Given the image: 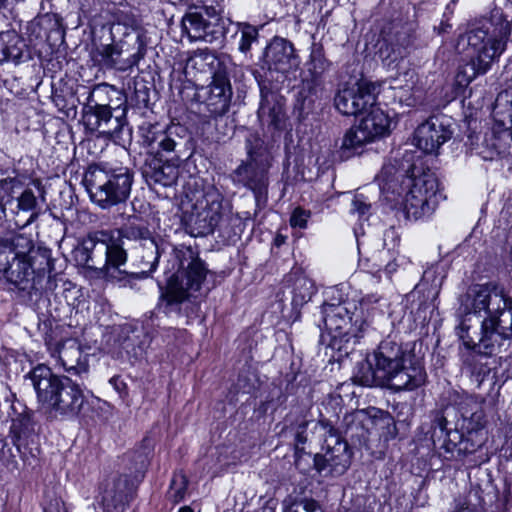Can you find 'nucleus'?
<instances>
[{
  "label": "nucleus",
  "mask_w": 512,
  "mask_h": 512,
  "mask_svg": "<svg viewBox=\"0 0 512 512\" xmlns=\"http://www.w3.org/2000/svg\"><path fill=\"white\" fill-rule=\"evenodd\" d=\"M455 332L470 350L464 366L477 377L485 376L490 369L481 356L497 354L512 339V299L493 284L470 287L460 298Z\"/></svg>",
  "instance_id": "nucleus-1"
},
{
  "label": "nucleus",
  "mask_w": 512,
  "mask_h": 512,
  "mask_svg": "<svg viewBox=\"0 0 512 512\" xmlns=\"http://www.w3.org/2000/svg\"><path fill=\"white\" fill-rule=\"evenodd\" d=\"M53 269L51 250L36 247L31 237L15 234L0 240V277L15 289L27 293L53 291Z\"/></svg>",
  "instance_id": "nucleus-2"
},
{
  "label": "nucleus",
  "mask_w": 512,
  "mask_h": 512,
  "mask_svg": "<svg viewBox=\"0 0 512 512\" xmlns=\"http://www.w3.org/2000/svg\"><path fill=\"white\" fill-rule=\"evenodd\" d=\"M376 379L395 391H412L426 381L424 367L412 361L395 343L385 342L379 349L358 364L354 384L372 386Z\"/></svg>",
  "instance_id": "nucleus-3"
},
{
  "label": "nucleus",
  "mask_w": 512,
  "mask_h": 512,
  "mask_svg": "<svg viewBox=\"0 0 512 512\" xmlns=\"http://www.w3.org/2000/svg\"><path fill=\"white\" fill-rule=\"evenodd\" d=\"M512 24L501 8H494L489 18H484L460 36L458 46L467 44L471 50V73L461 68L456 81L460 86H467L478 75L487 73L494 61L506 50L511 35Z\"/></svg>",
  "instance_id": "nucleus-4"
},
{
  "label": "nucleus",
  "mask_w": 512,
  "mask_h": 512,
  "mask_svg": "<svg viewBox=\"0 0 512 512\" xmlns=\"http://www.w3.org/2000/svg\"><path fill=\"white\" fill-rule=\"evenodd\" d=\"M38 402L51 417L74 419L81 412L85 395L79 383L68 376H59L44 364L34 367L27 375Z\"/></svg>",
  "instance_id": "nucleus-5"
},
{
  "label": "nucleus",
  "mask_w": 512,
  "mask_h": 512,
  "mask_svg": "<svg viewBox=\"0 0 512 512\" xmlns=\"http://www.w3.org/2000/svg\"><path fill=\"white\" fill-rule=\"evenodd\" d=\"M175 257L178 270L168 280L158 303V308L166 315L179 312L183 302L196 297L195 293L200 290L208 272L205 263L191 247L177 249Z\"/></svg>",
  "instance_id": "nucleus-6"
},
{
  "label": "nucleus",
  "mask_w": 512,
  "mask_h": 512,
  "mask_svg": "<svg viewBox=\"0 0 512 512\" xmlns=\"http://www.w3.org/2000/svg\"><path fill=\"white\" fill-rule=\"evenodd\" d=\"M307 428H310V440L321 444L324 452L323 454H315V469L322 473L330 467L331 474L340 475L344 473L350 466L351 459L348 442L327 421L311 420L304 421L297 427L295 435L297 449L309 440Z\"/></svg>",
  "instance_id": "nucleus-7"
},
{
  "label": "nucleus",
  "mask_w": 512,
  "mask_h": 512,
  "mask_svg": "<svg viewBox=\"0 0 512 512\" xmlns=\"http://www.w3.org/2000/svg\"><path fill=\"white\" fill-rule=\"evenodd\" d=\"M380 85L371 81L361 80L354 92V117L361 116L354 129V155H360L358 147L371 143L389 132L388 115L376 106V98Z\"/></svg>",
  "instance_id": "nucleus-8"
},
{
  "label": "nucleus",
  "mask_w": 512,
  "mask_h": 512,
  "mask_svg": "<svg viewBox=\"0 0 512 512\" xmlns=\"http://www.w3.org/2000/svg\"><path fill=\"white\" fill-rule=\"evenodd\" d=\"M83 182L91 200L105 209L129 198L133 174L127 167L108 168L95 165L89 167Z\"/></svg>",
  "instance_id": "nucleus-9"
},
{
  "label": "nucleus",
  "mask_w": 512,
  "mask_h": 512,
  "mask_svg": "<svg viewBox=\"0 0 512 512\" xmlns=\"http://www.w3.org/2000/svg\"><path fill=\"white\" fill-rule=\"evenodd\" d=\"M248 158L243 161L230 175L235 185L251 190L258 200L267 194L268 170L271 166V155L264 141L257 135H250L246 140Z\"/></svg>",
  "instance_id": "nucleus-10"
},
{
  "label": "nucleus",
  "mask_w": 512,
  "mask_h": 512,
  "mask_svg": "<svg viewBox=\"0 0 512 512\" xmlns=\"http://www.w3.org/2000/svg\"><path fill=\"white\" fill-rule=\"evenodd\" d=\"M403 184L408 188L402 199L406 217L418 220L431 215L442 198L435 174L429 171L419 175L413 173Z\"/></svg>",
  "instance_id": "nucleus-11"
},
{
  "label": "nucleus",
  "mask_w": 512,
  "mask_h": 512,
  "mask_svg": "<svg viewBox=\"0 0 512 512\" xmlns=\"http://www.w3.org/2000/svg\"><path fill=\"white\" fill-rule=\"evenodd\" d=\"M124 235L132 242L131 260L138 271L131 273L135 278H147L157 268L160 251L158 243L145 226L130 225L124 228Z\"/></svg>",
  "instance_id": "nucleus-12"
},
{
  "label": "nucleus",
  "mask_w": 512,
  "mask_h": 512,
  "mask_svg": "<svg viewBox=\"0 0 512 512\" xmlns=\"http://www.w3.org/2000/svg\"><path fill=\"white\" fill-rule=\"evenodd\" d=\"M182 33L190 41L212 43L222 39L226 32V21L212 6L188 11L181 20Z\"/></svg>",
  "instance_id": "nucleus-13"
},
{
  "label": "nucleus",
  "mask_w": 512,
  "mask_h": 512,
  "mask_svg": "<svg viewBox=\"0 0 512 512\" xmlns=\"http://www.w3.org/2000/svg\"><path fill=\"white\" fill-rule=\"evenodd\" d=\"M133 495V488L127 477L107 479L99 487L95 497V512H124Z\"/></svg>",
  "instance_id": "nucleus-14"
},
{
  "label": "nucleus",
  "mask_w": 512,
  "mask_h": 512,
  "mask_svg": "<svg viewBox=\"0 0 512 512\" xmlns=\"http://www.w3.org/2000/svg\"><path fill=\"white\" fill-rule=\"evenodd\" d=\"M82 121L90 132L118 138L126 125L125 109L114 115L112 107L83 106Z\"/></svg>",
  "instance_id": "nucleus-15"
},
{
  "label": "nucleus",
  "mask_w": 512,
  "mask_h": 512,
  "mask_svg": "<svg viewBox=\"0 0 512 512\" xmlns=\"http://www.w3.org/2000/svg\"><path fill=\"white\" fill-rule=\"evenodd\" d=\"M138 49L137 52L129 56L127 59H121L123 52L122 47L118 43L100 44L93 52V57L105 68H114L119 71H127L136 66L146 54V47L141 39L137 36Z\"/></svg>",
  "instance_id": "nucleus-16"
},
{
  "label": "nucleus",
  "mask_w": 512,
  "mask_h": 512,
  "mask_svg": "<svg viewBox=\"0 0 512 512\" xmlns=\"http://www.w3.org/2000/svg\"><path fill=\"white\" fill-rule=\"evenodd\" d=\"M263 63L269 71L285 74L297 68L299 60L290 41L274 37L264 50Z\"/></svg>",
  "instance_id": "nucleus-17"
},
{
  "label": "nucleus",
  "mask_w": 512,
  "mask_h": 512,
  "mask_svg": "<svg viewBox=\"0 0 512 512\" xmlns=\"http://www.w3.org/2000/svg\"><path fill=\"white\" fill-rule=\"evenodd\" d=\"M461 415L463 418L462 428L468 433V437L462 440L463 449L473 452L476 448L482 446L484 437L482 430L485 426V415L480 404L473 400L467 401L461 407Z\"/></svg>",
  "instance_id": "nucleus-18"
},
{
  "label": "nucleus",
  "mask_w": 512,
  "mask_h": 512,
  "mask_svg": "<svg viewBox=\"0 0 512 512\" xmlns=\"http://www.w3.org/2000/svg\"><path fill=\"white\" fill-rule=\"evenodd\" d=\"M344 285L331 288V294H339L338 303L325 302L322 306L323 322L327 329L342 333L352 322V313L349 310L348 292Z\"/></svg>",
  "instance_id": "nucleus-19"
},
{
  "label": "nucleus",
  "mask_w": 512,
  "mask_h": 512,
  "mask_svg": "<svg viewBox=\"0 0 512 512\" xmlns=\"http://www.w3.org/2000/svg\"><path fill=\"white\" fill-rule=\"evenodd\" d=\"M477 154L486 161L512 156V130L495 124L478 145Z\"/></svg>",
  "instance_id": "nucleus-20"
},
{
  "label": "nucleus",
  "mask_w": 512,
  "mask_h": 512,
  "mask_svg": "<svg viewBox=\"0 0 512 512\" xmlns=\"http://www.w3.org/2000/svg\"><path fill=\"white\" fill-rule=\"evenodd\" d=\"M206 203V207L195 218L198 233L202 235L213 233L230 217V210L223 205V197L220 193L208 192Z\"/></svg>",
  "instance_id": "nucleus-21"
},
{
  "label": "nucleus",
  "mask_w": 512,
  "mask_h": 512,
  "mask_svg": "<svg viewBox=\"0 0 512 512\" xmlns=\"http://www.w3.org/2000/svg\"><path fill=\"white\" fill-rule=\"evenodd\" d=\"M108 231H93L82 240L81 244L74 251L78 264L88 268H96L97 264H102V268H104Z\"/></svg>",
  "instance_id": "nucleus-22"
},
{
  "label": "nucleus",
  "mask_w": 512,
  "mask_h": 512,
  "mask_svg": "<svg viewBox=\"0 0 512 512\" xmlns=\"http://www.w3.org/2000/svg\"><path fill=\"white\" fill-rule=\"evenodd\" d=\"M452 136L451 130L438 117L421 123L414 133L416 146L425 153H434Z\"/></svg>",
  "instance_id": "nucleus-23"
},
{
  "label": "nucleus",
  "mask_w": 512,
  "mask_h": 512,
  "mask_svg": "<svg viewBox=\"0 0 512 512\" xmlns=\"http://www.w3.org/2000/svg\"><path fill=\"white\" fill-rule=\"evenodd\" d=\"M142 131L144 143L157 153L177 152V148L185 142L181 135L185 133V129L179 125H171L166 130L160 129L158 125H149L142 128Z\"/></svg>",
  "instance_id": "nucleus-24"
},
{
  "label": "nucleus",
  "mask_w": 512,
  "mask_h": 512,
  "mask_svg": "<svg viewBox=\"0 0 512 512\" xmlns=\"http://www.w3.org/2000/svg\"><path fill=\"white\" fill-rule=\"evenodd\" d=\"M211 78L207 103L212 113L223 115L228 112L233 95L227 65L218 72H214Z\"/></svg>",
  "instance_id": "nucleus-25"
},
{
  "label": "nucleus",
  "mask_w": 512,
  "mask_h": 512,
  "mask_svg": "<svg viewBox=\"0 0 512 512\" xmlns=\"http://www.w3.org/2000/svg\"><path fill=\"white\" fill-rule=\"evenodd\" d=\"M124 234V228L108 231L104 268H101L106 273L111 269L121 272V266L127 262V249H131L132 242H129Z\"/></svg>",
  "instance_id": "nucleus-26"
},
{
  "label": "nucleus",
  "mask_w": 512,
  "mask_h": 512,
  "mask_svg": "<svg viewBox=\"0 0 512 512\" xmlns=\"http://www.w3.org/2000/svg\"><path fill=\"white\" fill-rule=\"evenodd\" d=\"M260 95L258 118L262 123L280 129L285 116L282 97L262 84H260Z\"/></svg>",
  "instance_id": "nucleus-27"
},
{
  "label": "nucleus",
  "mask_w": 512,
  "mask_h": 512,
  "mask_svg": "<svg viewBox=\"0 0 512 512\" xmlns=\"http://www.w3.org/2000/svg\"><path fill=\"white\" fill-rule=\"evenodd\" d=\"M142 174L149 185L159 184L164 187H170L178 179L179 168L169 161L162 162L160 159L154 158L145 164Z\"/></svg>",
  "instance_id": "nucleus-28"
},
{
  "label": "nucleus",
  "mask_w": 512,
  "mask_h": 512,
  "mask_svg": "<svg viewBox=\"0 0 512 512\" xmlns=\"http://www.w3.org/2000/svg\"><path fill=\"white\" fill-rule=\"evenodd\" d=\"M58 358L63 369L71 375L81 376L88 372L86 356L83 355L80 345L75 341L62 344L58 350Z\"/></svg>",
  "instance_id": "nucleus-29"
},
{
  "label": "nucleus",
  "mask_w": 512,
  "mask_h": 512,
  "mask_svg": "<svg viewBox=\"0 0 512 512\" xmlns=\"http://www.w3.org/2000/svg\"><path fill=\"white\" fill-rule=\"evenodd\" d=\"M329 67L330 62L325 58L322 46L314 43L311 47L309 61L307 62V71L311 79L305 82L310 93H316L321 77Z\"/></svg>",
  "instance_id": "nucleus-30"
},
{
  "label": "nucleus",
  "mask_w": 512,
  "mask_h": 512,
  "mask_svg": "<svg viewBox=\"0 0 512 512\" xmlns=\"http://www.w3.org/2000/svg\"><path fill=\"white\" fill-rule=\"evenodd\" d=\"M25 41L15 32L0 34V62H19L26 53Z\"/></svg>",
  "instance_id": "nucleus-31"
},
{
  "label": "nucleus",
  "mask_w": 512,
  "mask_h": 512,
  "mask_svg": "<svg viewBox=\"0 0 512 512\" xmlns=\"http://www.w3.org/2000/svg\"><path fill=\"white\" fill-rule=\"evenodd\" d=\"M389 421V415L376 407L354 410V422L369 434L389 425Z\"/></svg>",
  "instance_id": "nucleus-32"
},
{
  "label": "nucleus",
  "mask_w": 512,
  "mask_h": 512,
  "mask_svg": "<svg viewBox=\"0 0 512 512\" xmlns=\"http://www.w3.org/2000/svg\"><path fill=\"white\" fill-rule=\"evenodd\" d=\"M391 88L396 91L395 97L399 102L406 106H414L416 104V84L417 75L414 70L406 71L402 77L394 79Z\"/></svg>",
  "instance_id": "nucleus-33"
},
{
  "label": "nucleus",
  "mask_w": 512,
  "mask_h": 512,
  "mask_svg": "<svg viewBox=\"0 0 512 512\" xmlns=\"http://www.w3.org/2000/svg\"><path fill=\"white\" fill-rule=\"evenodd\" d=\"M225 66L226 63L209 50L199 51L187 61V68L194 69L200 73H210L211 75Z\"/></svg>",
  "instance_id": "nucleus-34"
},
{
  "label": "nucleus",
  "mask_w": 512,
  "mask_h": 512,
  "mask_svg": "<svg viewBox=\"0 0 512 512\" xmlns=\"http://www.w3.org/2000/svg\"><path fill=\"white\" fill-rule=\"evenodd\" d=\"M38 201L37 198L31 189H24L21 185V190L16 194V198L11 207L10 212L12 214H17L19 212H31L29 219L26 224L31 223L38 215Z\"/></svg>",
  "instance_id": "nucleus-35"
},
{
  "label": "nucleus",
  "mask_w": 512,
  "mask_h": 512,
  "mask_svg": "<svg viewBox=\"0 0 512 512\" xmlns=\"http://www.w3.org/2000/svg\"><path fill=\"white\" fill-rule=\"evenodd\" d=\"M118 91L106 83L96 85L89 93L87 104L92 107H111L112 96Z\"/></svg>",
  "instance_id": "nucleus-36"
},
{
  "label": "nucleus",
  "mask_w": 512,
  "mask_h": 512,
  "mask_svg": "<svg viewBox=\"0 0 512 512\" xmlns=\"http://www.w3.org/2000/svg\"><path fill=\"white\" fill-rule=\"evenodd\" d=\"M21 190V181L17 178L0 180V209L2 212L11 210L16 194Z\"/></svg>",
  "instance_id": "nucleus-37"
},
{
  "label": "nucleus",
  "mask_w": 512,
  "mask_h": 512,
  "mask_svg": "<svg viewBox=\"0 0 512 512\" xmlns=\"http://www.w3.org/2000/svg\"><path fill=\"white\" fill-rule=\"evenodd\" d=\"M315 293V286L312 280L307 277H298L293 287L292 303L294 306H303Z\"/></svg>",
  "instance_id": "nucleus-38"
},
{
  "label": "nucleus",
  "mask_w": 512,
  "mask_h": 512,
  "mask_svg": "<svg viewBox=\"0 0 512 512\" xmlns=\"http://www.w3.org/2000/svg\"><path fill=\"white\" fill-rule=\"evenodd\" d=\"M352 99V88L350 87V76L347 80H342L337 89L334 105L335 108L343 115L349 116L352 114L350 103Z\"/></svg>",
  "instance_id": "nucleus-39"
},
{
  "label": "nucleus",
  "mask_w": 512,
  "mask_h": 512,
  "mask_svg": "<svg viewBox=\"0 0 512 512\" xmlns=\"http://www.w3.org/2000/svg\"><path fill=\"white\" fill-rule=\"evenodd\" d=\"M237 31L240 33L241 38L239 42V50L242 53H247L254 42L258 40V29L248 23H237Z\"/></svg>",
  "instance_id": "nucleus-40"
},
{
  "label": "nucleus",
  "mask_w": 512,
  "mask_h": 512,
  "mask_svg": "<svg viewBox=\"0 0 512 512\" xmlns=\"http://www.w3.org/2000/svg\"><path fill=\"white\" fill-rule=\"evenodd\" d=\"M188 479L183 473H176L170 483L168 498L174 503L182 501L187 492Z\"/></svg>",
  "instance_id": "nucleus-41"
},
{
  "label": "nucleus",
  "mask_w": 512,
  "mask_h": 512,
  "mask_svg": "<svg viewBox=\"0 0 512 512\" xmlns=\"http://www.w3.org/2000/svg\"><path fill=\"white\" fill-rule=\"evenodd\" d=\"M53 20V15L49 13L36 16L27 26L30 36L35 39L42 38L50 26L54 24Z\"/></svg>",
  "instance_id": "nucleus-42"
},
{
  "label": "nucleus",
  "mask_w": 512,
  "mask_h": 512,
  "mask_svg": "<svg viewBox=\"0 0 512 512\" xmlns=\"http://www.w3.org/2000/svg\"><path fill=\"white\" fill-rule=\"evenodd\" d=\"M11 431L20 439L34 431V423L31 414L28 412L20 413L16 418L12 419Z\"/></svg>",
  "instance_id": "nucleus-43"
},
{
  "label": "nucleus",
  "mask_w": 512,
  "mask_h": 512,
  "mask_svg": "<svg viewBox=\"0 0 512 512\" xmlns=\"http://www.w3.org/2000/svg\"><path fill=\"white\" fill-rule=\"evenodd\" d=\"M311 217V212L301 207H297L292 212L290 217V225L294 228L298 227L304 229L307 227L308 219Z\"/></svg>",
  "instance_id": "nucleus-44"
},
{
  "label": "nucleus",
  "mask_w": 512,
  "mask_h": 512,
  "mask_svg": "<svg viewBox=\"0 0 512 512\" xmlns=\"http://www.w3.org/2000/svg\"><path fill=\"white\" fill-rule=\"evenodd\" d=\"M357 211L360 219L367 220L370 204L359 198V195L354 196V212Z\"/></svg>",
  "instance_id": "nucleus-45"
},
{
  "label": "nucleus",
  "mask_w": 512,
  "mask_h": 512,
  "mask_svg": "<svg viewBox=\"0 0 512 512\" xmlns=\"http://www.w3.org/2000/svg\"><path fill=\"white\" fill-rule=\"evenodd\" d=\"M298 505L303 508L304 512H323L320 504L312 498H302L298 501Z\"/></svg>",
  "instance_id": "nucleus-46"
},
{
  "label": "nucleus",
  "mask_w": 512,
  "mask_h": 512,
  "mask_svg": "<svg viewBox=\"0 0 512 512\" xmlns=\"http://www.w3.org/2000/svg\"><path fill=\"white\" fill-rule=\"evenodd\" d=\"M447 424H448V421L446 420V418L442 415H438L435 418L434 423H433V427H434L433 436H437L438 431L440 433V436H442V435L448 436L449 433L447 430Z\"/></svg>",
  "instance_id": "nucleus-47"
},
{
  "label": "nucleus",
  "mask_w": 512,
  "mask_h": 512,
  "mask_svg": "<svg viewBox=\"0 0 512 512\" xmlns=\"http://www.w3.org/2000/svg\"><path fill=\"white\" fill-rule=\"evenodd\" d=\"M109 382L121 396L127 395L126 383L120 377L114 376Z\"/></svg>",
  "instance_id": "nucleus-48"
},
{
  "label": "nucleus",
  "mask_w": 512,
  "mask_h": 512,
  "mask_svg": "<svg viewBox=\"0 0 512 512\" xmlns=\"http://www.w3.org/2000/svg\"><path fill=\"white\" fill-rule=\"evenodd\" d=\"M342 148L349 150L352 148V128L348 129L345 133Z\"/></svg>",
  "instance_id": "nucleus-49"
},
{
  "label": "nucleus",
  "mask_w": 512,
  "mask_h": 512,
  "mask_svg": "<svg viewBox=\"0 0 512 512\" xmlns=\"http://www.w3.org/2000/svg\"><path fill=\"white\" fill-rule=\"evenodd\" d=\"M0 393L3 394L4 398L6 400H8V394H9V390H8V387L5 386V385H1L0 386Z\"/></svg>",
  "instance_id": "nucleus-50"
},
{
  "label": "nucleus",
  "mask_w": 512,
  "mask_h": 512,
  "mask_svg": "<svg viewBox=\"0 0 512 512\" xmlns=\"http://www.w3.org/2000/svg\"><path fill=\"white\" fill-rule=\"evenodd\" d=\"M327 294L329 295V302H335V303H338V298H339V294H335V297L332 296L331 294V289L327 292Z\"/></svg>",
  "instance_id": "nucleus-51"
},
{
  "label": "nucleus",
  "mask_w": 512,
  "mask_h": 512,
  "mask_svg": "<svg viewBox=\"0 0 512 512\" xmlns=\"http://www.w3.org/2000/svg\"><path fill=\"white\" fill-rule=\"evenodd\" d=\"M9 5V0H0V10L7 8Z\"/></svg>",
  "instance_id": "nucleus-52"
},
{
  "label": "nucleus",
  "mask_w": 512,
  "mask_h": 512,
  "mask_svg": "<svg viewBox=\"0 0 512 512\" xmlns=\"http://www.w3.org/2000/svg\"><path fill=\"white\" fill-rule=\"evenodd\" d=\"M178 512H194L190 506H183L179 509Z\"/></svg>",
  "instance_id": "nucleus-53"
},
{
  "label": "nucleus",
  "mask_w": 512,
  "mask_h": 512,
  "mask_svg": "<svg viewBox=\"0 0 512 512\" xmlns=\"http://www.w3.org/2000/svg\"><path fill=\"white\" fill-rule=\"evenodd\" d=\"M368 326V324L366 322H363L360 327H359V330L362 332L365 330V328Z\"/></svg>",
  "instance_id": "nucleus-54"
},
{
  "label": "nucleus",
  "mask_w": 512,
  "mask_h": 512,
  "mask_svg": "<svg viewBox=\"0 0 512 512\" xmlns=\"http://www.w3.org/2000/svg\"><path fill=\"white\" fill-rule=\"evenodd\" d=\"M466 508H467V507H465V503H463V504L460 506V508L458 509V511H457V512H460V511H462V510H464V509H466Z\"/></svg>",
  "instance_id": "nucleus-55"
}]
</instances>
